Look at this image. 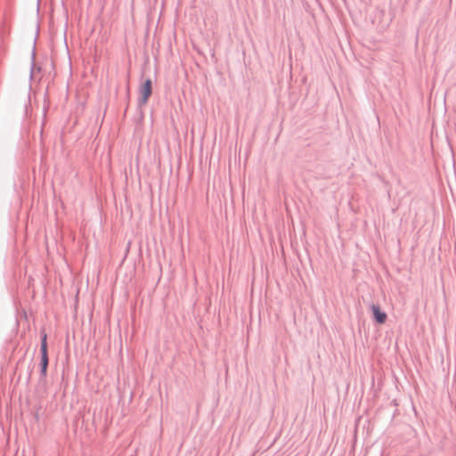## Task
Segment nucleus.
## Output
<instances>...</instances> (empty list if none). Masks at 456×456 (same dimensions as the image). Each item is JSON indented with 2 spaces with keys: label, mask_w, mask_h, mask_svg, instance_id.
Here are the masks:
<instances>
[{
  "label": "nucleus",
  "mask_w": 456,
  "mask_h": 456,
  "mask_svg": "<svg viewBox=\"0 0 456 456\" xmlns=\"http://www.w3.org/2000/svg\"><path fill=\"white\" fill-rule=\"evenodd\" d=\"M372 316L379 324L386 322L387 315L385 312L380 310L379 305L372 304Z\"/></svg>",
  "instance_id": "7ed1b4c3"
},
{
  "label": "nucleus",
  "mask_w": 456,
  "mask_h": 456,
  "mask_svg": "<svg viewBox=\"0 0 456 456\" xmlns=\"http://www.w3.org/2000/svg\"><path fill=\"white\" fill-rule=\"evenodd\" d=\"M152 86L151 80L147 79L140 87V104L145 105L151 95Z\"/></svg>",
  "instance_id": "f257e3e1"
},
{
  "label": "nucleus",
  "mask_w": 456,
  "mask_h": 456,
  "mask_svg": "<svg viewBox=\"0 0 456 456\" xmlns=\"http://www.w3.org/2000/svg\"><path fill=\"white\" fill-rule=\"evenodd\" d=\"M47 335L45 333L42 337L41 341V371L45 376L46 374L47 365H48V354H47V342H46Z\"/></svg>",
  "instance_id": "f03ea898"
}]
</instances>
